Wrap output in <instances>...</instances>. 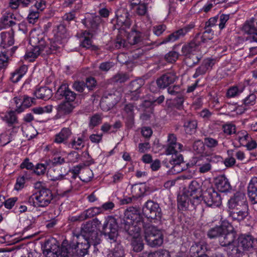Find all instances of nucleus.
<instances>
[{
  "label": "nucleus",
  "instance_id": "1",
  "mask_svg": "<svg viewBox=\"0 0 257 257\" xmlns=\"http://www.w3.org/2000/svg\"><path fill=\"white\" fill-rule=\"evenodd\" d=\"M142 218L139 211L134 207H130L124 212V217L121 222V227L133 236L132 245L133 250L140 252L143 249L144 243L140 233L142 226Z\"/></svg>",
  "mask_w": 257,
  "mask_h": 257
},
{
  "label": "nucleus",
  "instance_id": "2",
  "mask_svg": "<svg viewBox=\"0 0 257 257\" xmlns=\"http://www.w3.org/2000/svg\"><path fill=\"white\" fill-rule=\"evenodd\" d=\"M53 199L52 191L46 188H42L29 198L28 201L35 207H45L48 206Z\"/></svg>",
  "mask_w": 257,
  "mask_h": 257
},
{
  "label": "nucleus",
  "instance_id": "3",
  "mask_svg": "<svg viewBox=\"0 0 257 257\" xmlns=\"http://www.w3.org/2000/svg\"><path fill=\"white\" fill-rule=\"evenodd\" d=\"M145 237L148 244L151 247L160 246L163 243L164 237L162 231L153 225L146 228Z\"/></svg>",
  "mask_w": 257,
  "mask_h": 257
},
{
  "label": "nucleus",
  "instance_id": "4",
  "mask_svg": "<svg viewBox=\"0 0 257 257\" xmlns=\"http://www.w3.org/2000/svg\"><path fill=\"white\" fill-rule=\"evenodd\" d=\"M210 186V183L208 181L203 182L202 185L196 181L191 182L189 190L190 192V200L192 204L197 205L200 203L203 192L206 189V187Z\"/></svg>",
  "mask_w": 257,
  "mask_h": 257
},
{
  "label": "nucleus",
  "instance_id": "5",
  "mask_svg": "<svg viewBox=\"0 0 257 257\" xmlns=\"http://www.w3.org/2000/svg\"><path fill=\"white\" fill-rule=\"evenodd\" d=\"M103 234L110 242L115 243L118 236V224L115 218L112 216H107L103 225Z\"/></svg>",
  "mask_w": 257,
  "mask_h": 257
},
{
  "label": "nucleus",
  "instance_id": "6",
  "mask_svg": "<svg viewBox=\"0 0 257 257\" xmlns=\"http://www.w3.org/2000/svg\"><path fill=\"white\" fill-rule=\"evenodd\" d=\"M91 244L95 245L96 243L84 238H76L75 235H74L70 246L73 248L75 255L78 257H83L88 253V249Z\"/></svg>",
  "mask_w": 257,
  "mask_h": 257
},
{
  "label": "nucleus",
  "instance_id": "7",
  "mask_svg": "<svg viewBox=\"0 0 257 257\" xmlns=\"http://www.w3.org/2000/svg\"><path fill=\"white\" fill-rule=\"evenodd\" d=\"M202 196L204 202L208 206L218 207L221 204L220 195L212 187L211 184L210 186H207Z\"/></svg>",
  "mask_w": 257,
  "mask_h": 257
},
{
  "label": "nucleus",
  "instance_id": "8",
  "mask_svg": "<svg viewBox=\"0 0 257 257\" xmlns=\"http://www.w3.org/2000/svg\"><path fill=\"white\" fill-rule=\"evenodd\" d=\"M84 167L81 165H77L73 168L71 171L73 174L71 177L72 180H64L63 182L66 184V186L62 187L61 192L59 193L60 195L62 196H66L68 193L71 192L73 189H76V187L74 184V182L73 180L76 178L79 174L81 175V171Z\"/></svg>",
  "mask_w": 257,
  "mask_h": 257
},
{
  "label": "nucleus",
  "instance_id": "9",
  "mask_svg": "<svg viewBox=\"0 0 257 257\" xmlns=\"http://www.w3.org/2000/svg\"><path fill=\"white\" fill-rule=\"evenodd\" d=\"M144 214L148 218L157 219L161 217V209L159 204L152 200H148L143 208Z\"/></svg>",
  "mask_w": 257,
  "mask_h": 257
},
{
  "label": "nucleus",
  "instance_id": "10",
  "mask_svg": "<svg viewBox=\"0 0 257 257\" xmlns=\"http://www.w3.org/2000/svg\"><path fill=\"white\" fill-rule=\"evenodd\" d=\"M120 98L121 95L119 92L108 93L104 95L101 98L100 106L103 110L108 111L113 108Z\"/></svg>",
  "mask_w": 257,
  "mask_h": 257
},
{
  "label": "nucleus",
  "instance_id": "11",
  "mask_svg": "<svg viewBox=\"0 0 257 257\" xmlns=\"http://www.w3.org/2000/svg\"><path fill=\"white\" fill-rule=\"evenodd\" d=\"M95 227H94L92 222L88 221L83 224L81 228V234H76V238L81 237L93 241L94 243H97V233L95 230Z\"/></svg>",
  "mask_w": 257,
  "mask_h": 257
},
{
  "label": "nucleus",
  "instance_id": "12",
  "mask_svg": "<svg viewBox=\"0 0 257 257\" xmlns=\"http://www.w3.org/2000/svg\"><path fill=\"white\" fill-rule=\"evenodd\" d=\"M213 158L218 161L221 159V157L219 156H214L213 157L202 156L198 158L195 163L198 172L201 174H204L210 171L212 168L210 162Z\"/></svg>",
  "mask_w": 257,
  "mask_h": 257
},
{
  "label": "nucleus",
  "instance_id": "13",
  "mask_svg": "<svg viewBox=\"0 0 257 257\" xmlns=\"http://www.w3.org/2000/svg\"><path fill=\"white\" fill-rule=\"evenodd\" d=\"M256 243V240H255L250 235H241L238 238L237 246H235V250L237 252L240 251V249L243 250H249L253 248Z\"/></svg>",
  "mask_w": 257,
  "mask_h": 257
},
{
  "label": "nucleus",
  "instance_id": "14",
  "mask_svg": "<svg viewBox=\"0 0 257 257\" xmlns=\"http://www.w3.org/2000/svg\"><path fill=\"white\" fill-rule=\"evenodd\" d=\"M223 231V233L219 238L220 244L222 246H228L232 250H234L236 244L234 242L236 238L235 232L232 231L228 232L226 228Z\"/></svg>",
  "mask_w": 257,
  "mask_h": 257
},
{
  "label": "nucleus",
  "instance_id": "15",
  "mask_svg": "<svg viewBox=\"0 0 257 257\" xmlns=\"http://www.w3.org/2000/svg\"><path fill=\"white\" fill-rule=\"evenodd\" d=\"M228 207L230 209H240L245 207H248L246 203V198L245 194L242 192H236L234 196L228 201Z\"/></svg>",
  "mask_w": 257,
  "mask_h": 257
},
{
  "label": "nucleus",
  "instance_id": "16",
  "mask_svg": "<svg viewBox=\"0 0 257 257\" xmlns=\"http://www.w3.org/2000/svg\"><path fill=\"white\" fill-rule=\"evenodd\" d=\"M178 79L174 73H167L162 75L156 80L158 87L160 89H165L174 83Z\"/></svg>",
  "mask_w": 257,
  "mask_h": 257
},
{
  "label": "nucleus",
  "instance_id": "17",
  "mask_svg": "<svg viewBox=\"0 0 257 257\" xmlns=\"http://www.w3.org/2000/svg\"><path fill=\"white\" fill-rule=\"evenodd\" d=\"M147 39H148V38L145 39L143 38L142 34L141 32L136 31H132L127 37L128 42L132 45L139 44V46H141L142 45L147 46L150 44H156V42L148 43L146 41Z\"/></svg>",
  "mask_w": 257,
  "mask_h": 257
},
{
  "label": "nucleus",
  "instance_id": "18",
  "mask_svg": "<svg viewBox=\"0 0 257 257\" xmlns=\"http://www.w3.org/2000/svg\"><path fill=\"white\" fill-rule=\"evenodd\" d=\"M116 17V22L118 25L120 26H125L128 28L131 25V22L129 18V14L127 10L123 8L118 9L115 14Z\"/></svg>",
  "mask_w": 257,
  "mask_h": 257
},
{
  "label": "nucleus",
  "instance_id": "19",
  "mask_svg": "<svg viewBox=\"0 0 257 257\" xmlns=\"http://www.w3.org/2000/svg\"><path fill=\"white\" fill-rule=\"evenodd\" d=\"M213 65V60L209 58L204 59L201 65L196 68L195 72L193 75V78H196L200 76L205 74L207 72L212 69Z\"/></svg>",
  "mask_w": 257,
  "mask_h": 257
},
{
  "label": "nucleus",
  "instance_id": "20",
  "mask_svg": "<svg viewBox=\"0 0 257 257\" xmlns=\"http://www.w3.org/2000/svg\"><path fill=\"white\" fill-rule=\"evenodd\" d=\"M33 98L27 96H24L22 98H14L15 103L16 105V111L18 113H20L24 111L25 109L29 107L33 102Z\"/></svg>",
  "mask_w": 257,
  "mask_h": 257
},
{
  "label": "nucleus",
  "instance_id": "21",
  "mask_svg": "<svg viewBox=\"0 0 257 257\" xmlns=\"http://www.w3.org/2000/svg\"><path fill=\"white\" fill-rule=\"evenodd\" d=\"M56 94L61 96H64L67 101L72 102L76 98V94L71 91L68 87V85L63 83L59 87Z\"/></svg>",
  "mask_w": 257,
  "mask_h": 257
},
{
  "label": "nucleus",
  "instance_id": "22",
  "mask_svg": "<svg viewBox=\"0 0 257 257\" xmlns=\"http://www.w3.org/2000/svg\"><path fill=\"white\" fill-rule=\"evenodd\" d=\"M29 43L33 47L42 48L45 47L46 44L43 36L35 31L30 33Z\"/></svg>",
  "mask_w": 257,
  "mask_h": 257
},
{
  "label": "nucleus",
  "instance_id": "23",
  "mask_svg": "<svg viewBox=\"0 0 257 257\" xmlns=\"http://www.w3.org/2000/svg\"><path fill=\"white\" fill-rule=\"evenodd\" d=\"M248 195L252 203H257V177H253L250 180L248 186Z\"/></svg>",
  "mask_w": 257,
  "mask_h": 257
},
{
  "label": "nucleus",
  "instance_id": "24",
  "mask_svg": "<svg viewBox=\"0 0 257 257\" xmlns=\"http://www.w3.org/2000/svg\"><path fill=\"white\" fill-rule=\"evenodd\" d=\"M72 135L71 130L68 127H64L55 136L54 142L57 144H65Z\"/></svg>",
  "mask_w": 257,
  "mask_h": 257
},
{
  "label": "nucleus",
  "instance_id": "25",
  "mask_svg": "<svg viewBox=\"0 0 257 257\" xmlns=\"http://www.w3.org/2000/svg\"><path fill=\"white\" fill-rule=\"evenodd\" d=\"M229 213V216L234 220L238 221L243 220L248 214V207H245L240 209H232Z\"/></svg>",
  "mask_w": 257,
  "mask_h": 257
},
{
  "label": "nucleus",
  "instance_id": "26",
  "mask_svg": "<svg viewBox=\"0 0 257 257\" xmlns=\"http://www.w3.org/2000/svg\"><path fill=\"white\" fill-rule=\"evenodd\" d=\"M216 185L217 189L221 192L229 191L231 189L228 180L224 175L219 176L216 179Z\"/></svg>",
  "mask_w": 257,
  "mask_h": 257
},
{
  "label": "nucleus",
  "instance_id": "27",
  "mask_svg": "<svg viewBox=\"0 0 257 257\" xmlns=\"http://www.w3.org/2000/svg\"><path fill=\"white\" fill-rule=\"evenodd\" d=\"M1 37L2 39L1 46L3 49L10 47L14 44L13 31L11 32H2L1 33Z\"/></svg>",
  "mask_w": 257,
  "mask_h": 257
},
{
  "label": "nucleus",
  "instance_id": "28",
  "mask_svg": "<svg viewBox=\"0 0 257 257\" xmlns=\"http://www.w3.org/2000/svg\"><path fill=\"white\" fill-rule=\"evenodd\" d=\"M42 47H33V48L28 51L25 55V59L30 62H32L40 55H45Z\"/></svg>",
  "mask_w": 257,
  "mask_h": 257
},
{
  "label": "nucleus",
  "instance_id": "29",
  "mask_svg": "<svg viewBox=\"0 0 257 257\" xmlns=\"http://www.w3.org/2000/svg\"><path fill=\"white\" fill-rule=\"evenodd\" d=\"M34 94L37 98L48 100L52 96V91L47 87H42L37 89Z\"/></svg>",
  "mask_w": 257,
  "mask_h": 257
},
{
  "label": "nucleus",
  "instance_id": "30",
  "mask_svg": "<svg viewBox=\"0 0 257 257\" xmlns=\"http://www.w3.org/2000/svg\"><path fill=\"white\" fill-rule=\"evenodd\" d=\"M200 46L199 43L195 41V38L189 43L184 45L182 48V53L183 55L187 56L195 51L197 48Z\"/></svg>",
  "mask_w": 257,
  "mask_h": 257
},
{
  "label": "nucleus",
  "instance_id": "31",
  "mask_svg": "<svg viewBox=\"0 0 257 257\" xmlns=\"http://www.w3.org/2000/svg\"><path fill=\"white\" fill-rule=\"evenodd\" d=\"M255 21L254 18H251L246 21L243 26V31L249 35H253L257 32L256 27L255 26Z\"/></svg>",
  "mask_w": 257,
  "mask_h": 257
},
{
  "label": "nucleus",
  "instance_id": "32",
  "mask_svg": "<svg viewBox=\"0 0 257 257\" xmlns=\"http://www.w3.org/2000/svg\"><path fill=\"white\" fill-rule=\"evenodd\" d=\"M235 139L240 145L244 146L251 139V137L246 131L241 130L235 133Z\"/></svg>",
  "mask_w": 257,
  "mask_h": 257
},
{
  "label": "nucleus",
  "instance_id": "33",
  "mask_svg": "<svg viewBox=\"0 0 257 257\" xmlns=\"http://www.w3.org/2000/svg\"><path fill=\"white\" fill-rule=\"evenodd\" d=\"M84 136L74 137L69 144V147L75 150L81 149L84 147Z\"/></svg>",
  "mask_w": 257,
  "mask_h": 257
},
{
  "label": "nucleus",
  "instance_id": "34",
  "mask_svg": "<svg viewBox=\"0 0 257 257\" xmlns=\"http://www.w3.org/2000/svg\"><path fill=\"white\" fill-rule=\"evenodd\" d=\"M183 126L187 134L192 135L196 131L197 123L195 120H187L184 123Z\"/></svg>",
  "mask_w": 257,
  "mask_h": 257
},
{
  "label": "nucleus",
  "instance_id": "35",
  "mask_svg": "<svg viewBox=\"0 0 257 257\" xmlns=\"http://www.w3.org/2000/svg\"><path fill=\"white\" fill-rule=\"evenodd\" d=\"M59 255L60 257H73L75 254L73 248L70 246V243L65 246L63 243L62 247L59 249Z\"/></svg>",
  "mask_w": 257,
  "mask_h": 257
},
{
  "label": "nucleus",
  "instance_id": "36",
  "mask_svg": "<svg viewBox=\"0 0 257 257\" xmlns=\"http://www.w3.org/2000/svg\"><path fill=\"white\" fill-rule=\"evenodd\" d=\"M93 177V173L92 170L88 167H84L82 169L81 175H80L79 178L84 182H89L91 181Z\"/></svg>",
  "mask_w": 257,
  "mask_h": 257
},
{
  "label": "nucleus",
  "instance_id": "37",
  "mask_svg": "<svg viewBox=\"0 0 257 257\" xmlns=\"http://www.w3.org/2000/svg\"><path fill=\"white\" fill-rule=\"evenodd\" d=\"M244 89V86L242 85L233 86L228 89L226 96L229 98L235 97L242 92Z\"/></svg>",
  "mask_w": 257,
  "mask_h": 257
},
{
  "label": "nucleus",
  "instance_id": "38",
  "mask_svg": "<svg viewBox=\"0 0 257 257\" xmlns=\"http://www.w3.org/2000/svg\"><path fill=\"white\" fill-rule=\"evenodd\" d=\"M145 192V189L142 184H134L131 187L132 197L138 198L141 197Z\"/></svg>",
  "mask_w": 257,
  "mask_h": 257
},
{
  "label": "nucleus",
  "instance_id": "39",
  "mask_svg": "<svg viewBox=\"0 0 257 257\" xmlns=\"http://www.w3.org/2000/svg\"><path fill=\"white\" fill-rule=\"evenodd\" d=\"M48 177L52 181L62 180L64 178V175L60 173V170L52 168L49 170L47 173Z\"/></svg>",
  "mask_w": 257,
  "mask_h": 257
},
{
  "label": "nucleus",
  "instance_id": "40",
  "mask_svg": "<svg viewBox=\"0 0 257 257\" xmlns=\"http://www.w3.org/2000/svg\"><path fill=\"white\" fill-rule=\"evenodd\" d=\"M221 226H216L210 229L207 233V235L210 238H214L215 237H220V235L223 233L224 230Z\"/></svg>",
  "mask_w": 257,
  "mask_h": 257
},
{
  "label": "nucleus",
  "instance_id": "41",
  "mask_svg": "<svg viewBox=\"0 0 257 257\" xmlns=\"http://www.w3.org/2000/svg\"><path fill=\"white\" fill-rule=\"evenodd\" d=\"M107 257H124V250L120 244H117L108 254Z\"/></svg>",
  "mask_w": 257,
  "mask_h": 257
},
{
  "label": "nucleus",
  "instance_id": "42",
  "mask_svg": "<svg viewBox=\"0 0 257 257\" xmlns=\"http://www.w3.org/2000/svg\"><path fill=\"white\" fill-rule=\"evenodd\" d=\"M83 39L82 40L81 45L86 49H90L93 46L92 44V40L91 38H92V34H90L89 32L85 31L83 33Z\"/></svg>",
  "mask_w": 257,
  "mask_h": 257
},
{
  "label": "nucleus",
  "instance_id": "43",
  "mask_svg": "<svg viewBox=\"0 0 257 257\" xmlns=\"http://www.w3.org/2000/svg\"><path fill=\"white\" fill-rule=\"evenodd\" d=\"M213 37V34H208L207 32H203L202 35L200 34H197L195 38V41L200 45L201 43H205L208 41L212 39Z\"/></svg>",
  "mask_w": 257,
  "mask_h": 257
},
{
  "label": "nucleus",
  "instance_id": "44",
  "mask_svg": "<svg viewBox=\"0 0 257 257\" xmlns=\"http://www.w3.org/2000/svg\"><path fill=\"white\" fill-rule=\"evenodd\" d=\"M101 213L102 212L100 207H91L83 211V215L85 217L86 219Z\"/></svg>",
  "mask_w": 257,
  "mask_h": 257
},
{
  "label": "nucleus",
  "instance_id": "45",
  "mask_svg": "<svg viewBox=\"0 0 257 257\" xmlns=\"http://www.w3.org/2000/svg\"><path fill=\"white\" fill-rule=\"evenodd\" d=\"M144 84L145 81L143 79H137L132 81L130 84V91H141V88Z\"/></svg>",
  "mask_w": 257,
  "mask_h": 257
},
{
  "label": "nucleus",
  "instance_id": "46",
  "mask_svg": "<svg viewBox=\"0 0 257 257\" xmlns=\"http://www.w3.org/2000/svg\"><path fill=\"white\" fill-rule=\"evenodd\" d=\"M61 44H58V43L54 42H53L50 47H49L45 44V47L43 48V50L44 51L45 55H49L52 53H54V51H59L61 48Z\"/></svg>",
  "mask_w": 257,
  "mask_h": 257
},
{
  "label": "nucleus",
  "instance_id": "47",
  "mask_svg": "<svg viewBox=\"0 0 257 257\" xmlns=\"http://www.w3.org/2000/svg\"><path fill=\"white\" fill-rule=\"evenodd\" d=\"M60 111L64 114L71 113L74 108V106L71 103V102L66 101L61 103L59 106Z\"/></svg>",
  "mask_w": 257,
  "mask_h": 257
},
{
  "label": "nucleus",
  "instance_id": "48",
  "mask_svg": "<svg viewBox=\"0 0 257 257\" xmlns=\"http://www.w3.org/2000/svg\"><path fill=\"white\" fill-rule=\"evenodd\" d=\"M194 27V25L193 24H190L178 30L175 31L178 39L184 37Z\"/></svg>",
  "mask_w": 257,
  "mask_h": 257
},
{
  "label": "nucleus",
  "instance_id": "49",
  "mask_svg": "<svg viewBox=\"0 0 257 257\" xmlns=\"http://www.w3.org/2000/svg\"><path fill=\"white\" fill-rule=\"evenodd\" d=\"M23 134L28 140H30L38 135V132L33 126H29L23 130Z\"/></svg>",
  "mask_w": 257,
  "mask_h": 257
},
{
  "label": "nucleus",
  "instance_id": "50",
  "mask_svg": "<svg viewBox=\"0 0 257 257\" xmlns=\"http://www.w3.org/2000/svg\"><path fill=\"white\" fill-rule=\"evenodd\" d=\"M234 151L233 150H228L227 151L228 157L224 161V164L227 167H232L235 164V159L233 157Z\"/></svg>",
  "mask_w": 257,
  "mask_h": 257
},
{
  "label": "nucleus",
  "instance_id": "51",
  "mask_svg": "<svg viewBox=\"0 0 257 257\" xmlns=\"http://www.w3.org/2000/svg\"><path fill=\"white\" fill-rule=\"evenodd\" d=\"M100 19L99 17H95V18H87L84 20V23L87 27H90L93 29L97 28L98 25V21Z\"/></svg>",
  "mask_w": 257,
  "mask_h": 257
},
{
  "label": "nucleus",
  "instance_id": "52",
  "mask_svg": "<svg viewBox=\"0 0 257 257\" xmlns=\"http://www.w3.org/2000/svg\"><path fill=\"white\" fill-rule=\"evenodd\" d=\"M183 150V147H179L177 145L166 146L165 149V154L166 155H172L180 153Z\"/></svg>",
  "mask_w": 257,
  "mask_h": 257
},
{
  "label": "nucleus",
  "instance_id": "53",
  "mask_svg": "<svg viewBox=\"0 0 257 257\" xmlns=\"http://www.w3.org/2000/svg\"><path fill=\"white\" fill-rule=\"evenodd\" d=\"M222 128L223 133L227 135H231L236 133V126L234 124L231 123L223 124Z\"/></svg>",
  "mask_w": 257,
  "mask_h": 257
},
{
  "label": "nucleus",
  "instance_id": "54",
  "mask_svg": "<svg viewBox=\"0 0 257 257\" xmlns=\"http://www.w3.org/2000/svg\"><path fill=\"white\" fill-rule=\"evenodd\" d=\"M112 81L117 83H124L129 79L128 75L124 73H117L112 78Z\"/></svg>",
  "mask_w": 257,
  "mask_h": 257
},
{
  "label": "nucleus",
  "instance_id": "55",
  "mask_svg": "<svg viewBox=\"0 0 257 257\" xmlns=\"http://www.w3.org/2000/svg\"><path fill=\"white\" fill-rule=\"evenodd\" d=\"M170 165H181L184 162L183 157L180 153L172 155L171 158L169 160Z\"/></svg>",
  "mask_w": 257,
  "mask_h": 257
},
{
  "label": "nucleus",
  "instance_id": "56",
  "mask_svg": "<svg viewBox=\"0 0 257 257\" xmlns=\"http://www.w3.org/2000/svg\"><path fill=\"white\" fill-rule=\"evenodd\" d=\"M148 257H170V252L165 249H160L159 250L150 252Z\"/></svg>",
  "mask_w": 257,
  "mask_h": 257
},
{
  "label": "nucleus",
  "instance_id": "57",
  "mask_svg": "<svg viewBox=\"0 0 257 257\" xmlns=\"http://www.w3.org/2000/svg\"><path fill=\"white\" fill-rule=\"evenodd\" d=\"M179 40L177 35V34L176 32H174L173 33H171L170 35H168L167 37L165 38L163 41L159 44H155L156 46H158L159 45L166 44L167 43L170 42H174L177 40Z\"/></svg>",
  "mask_w": 257,
  "mask_h": 257
},
{
  "label": "nucleus",
  "instance_id": "58",
  "mask_svg": "<svg viewBox=\"0 0 257 257\" xmlns=\"http://www.w3.org/2000/svg\"><path fill=\"white\" fill-rule=\"evenodd\" d=\"M67 6L73 7L75 10H79L82 7L81 0H65Z\"/></svg>",
  "mask_w": 257,
  "mask_h": 257
},
{
  "label": "nucleus",
  "instance_id": "59",
  "mask_svg": "<svg viewBox=\"0 0 257 257\" xmlns=\"http://www.w3.org/2000/svg\"><path fill=\"white\" fill-rule=\"evenodd\" d=\"M5 120L9 124H13L17 123V118L14 111H10L5 115Z\"/></svg>",
  "mask_w": 257,
  "mask_h": 257
},
{
  "label": "nucleus",
  "instance_id": "60",
  "mask_svg": "<svg viewBox=\"0 0 257 257\" xmlns=\"http://www.w3.org/2000/svg\"><path fill=\"white\" fill-rule=\"evenodd\" d=\"M193 149L196 153L201 154L204 150V144L200 140L196 141L194 143Z\"/></svg>",
  "mask_w": 257,
  "mask_h": 257
},
{
  "label": "nucleus",
  "instance_id": "61",
  "mask_svg": "<svg viewBox=\"0 0 257 257\" xmlns=\"http://www.w3.org/2000/svg\"><path fill=\"white\" fill-rule=\"evenodd\" d=\"M39 14L38 11H31L28 16L27 20L30 24H34L38 20Z\"/></svg>",
  "mask_w": 257,
  "mask_h": 257
},
{
  "label": "nucleus",
  "instance_id": "62",
  "mask_svg": "<svg viewBox=\"0 0 257 257\" xmlns=\"http://www.w3.org/2000/svg\"><path fill=\"white\" fill-rule=\"evenodd\" d=\"M179 54L176 51H170L165 55V59L170 63H173L178 59Z\"/></svg>",
  "mask_w": 257,
  "mask_h": 257
},
{
  "label": "nucleus",
  "instance_id": "63",
  "mask_svg": "<svg viewBox=\"0 0 257 257\" xmlns=\"http://www.w3.org/2000/svg\"><path fill=\"white\" fill-rule=\"evenodd\" d=\"M26 183V177L24 176H19L17 178L16 183L15 185V189L17 190H20L25 186Z\"/></svg>",
  "mask_w": 257,
  "mask_h": 257
},
{
  "label": "nucleus",
  "instance_id": "64",
  "mask_svg": "<svg viewBox=\"0 0 257 257\" xmlns=\"http://www.w3.org/2000/svg\"><path fill=\"white\" fill-rule=\"evenodd\" d=\"M55 248L52 250L51 249H46L44 253L46 257H58L59 248L58 246H55Z\"/></svg>",
  "mask_w": 257,
  "mask_h": 257
}]
</instances>
